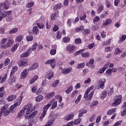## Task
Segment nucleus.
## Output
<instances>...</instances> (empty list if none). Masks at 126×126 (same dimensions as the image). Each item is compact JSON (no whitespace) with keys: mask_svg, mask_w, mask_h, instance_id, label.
I'll return each mask as SVG.
<instances>
[{"mask_svg":"<svg viewBox=\"0 0 126 126\" xmlns=\"http://www.w3.org/2000/svg\"><path fill=\"white\" fill-rule=\"evenodd\" d=\"M61 8H62V4L61 3L56 4L53 7L54 10H58V9H61Z\"/></svg>","mask_w":126,"mask_h":126,"instance_id":"nucleus-30","label":"nucleus"},{"mask_svg":"<svg viewBox=\"0 0 126 126\" xmlns=\"http://www.w3.org/2000/svg\"><path fill=\"white\" fill-rule=\"evenodd\" d=\"M123 53V50L120 49L119 48H117L114 52V54L119 55V54H122Z\"/></svg>","mask_w":126,"mask_h":126,"instance_id":"nucleus-40","label":"nucleus"},{"mask_svg":"<svg viewBox=\"0 0 126 126\" xmlns=\"http://www.w3.org/2000/svg\"><path fill=\"white\" fill-rule=\"evenodd\" d=\"M36 25L39 29H44V27L45 26L44 24L41 23H36Z\"/></svg>","mask_w":126,"mask_h":126,"instance_id":"nucleus-46","label":"nucleus"},{"mask_svg":"<svg viewBox=\"0 0 126 126\" xmlns=\"http://www.w3.org/2000/svg\"><path fill=\"white\" fill-rule=\"evenodd\" d=\"M32 32H33L34 35H38L39 34V29L37 26H35L32 29Z\"/></svg>","mask_w":126,"mask_h":126,"instance_id":"nucleus-27","label":"nucleus"},{"mask_svg":"<svg viewBox=\"0 0 126 126\" xmlns=\"http://www.w3.org/2000/svg\"><path fill=\"white\" fill-rule=\"evenodd\" d=\"M1 111L4 116H8L10 111L9 110H7L5 107L2 106L1 108Z\"/></svg>","mask_w":126,"mask_h":126,"instance_id":"nucleus-15","label":"nucleus"},{"mask_svg":"<svg viewBox=\"0 0 126 126\" xmlns=\"http://www.w3.org/2000/svg\"><path fill=\"white\" fill-rule=\"evenodd\" d=\"M21 59H23V58H27V57H29V54H28L27 52L22 54L20 56Z\"/></svg>","mask_w":126,"mask_h":126,"instance_id":"nucleus-49","label":"nucleus"},{"mask_svg":"<svg viewBox=\"0 0 126 126\" xmlns=\"http://www.w3.org/2000/svg\"><path fill=\"white\" fill-rule=\"evenodd\" d=\"M99 102L97 100H94L92 103V107H94V106H97Z\"/></svg>","mask_w":126,"mask_h":126,"instance_id":"nucleus-61","label":"nucleus"},{"mask_svg":"<svg viewBox=\"0 0 126 126\" xmlns=\"http://www.w3.org/2000/svg\"><path fill=\"white\" fill-rule=\"evenodd\" d=\"M101 38H106L107 34H106V32H105L104 31H103L101 32Z\"/></svg>","mask_w":126,"mask_h":126,"instance_id":"nucleus-62","label":"nucleus"},{"mask_svg":"<svg viewBox=\"0 0 126 126\" xmlns=\"http://www.w3.org/2000/svg\"><path fill=\"white\" fill-rule=\"evenodd\" d=\"M13 44V41L11 39H9L7 41V42L5 44V46H2V50H5V49H7L8 47H10Z\"/></svg>","mask_w":126,"mask_h":126,"instance_id":"nucleus-14","label":"nucleus"},{"mask_svg":"<svg viewBox=\"0 0 126 126\" xmlns=\"http://www.w3.org/2000/svg\"><path fill=\"white\" fill-rule=\"evenodd\" d=\"M94 59H91L90 60L89 63H86L87 66H89L90 64H94Z\"/></svg>","mask_w":126,"mask_h":126,"instance_id":"nucleus-50","label":"nucleus"},{"mask_svg":"<svg viewBox=\"0 0 126 126\" xmlns=\"http://www.w3.org/2000/svg\"><path fill=\"white\" fill-rule=\"evenodd\" d=\"M57 106H58V101L56 100L52 104L51 109H52V110H54V109H56V108H57Z\"/></svg>","mask_w":126,"mask_h":126,"instance_id":"nucleus-53","label":"nucleus"},{"mask_svg":"<svg viewBox=\"0 0 126 126\" xmlns=\"http://www.w3.org/2000/svg\"><path fill=\"white\" fill-rule=\"evenodd\" d=\"M6 21L11 22V21L13 20V18H12V16H9L6 18Z\"/></svg>","mask_w":126,"mask_h":126,"instance_id":"nucleus-60","label":"nucleus"},{"mask_svg":"<svg viewBox=\"0 0 126 126\" xmlns=\"http://www.w3.org/2000/svg\"><path fill=\"white\" fill-rule=\"evenodd\" d=\"M39 78V77H38V75H34L31 80L30 81V84H33V83H34L35 82V81L36 80H37V79H38V78Z\"/></svg>","mask_w":126,"mask_h":126,"instance_id":"nucleus-28","label":"nucleus"},{"mask_svg":"<svg viewBox=\"0 0 126 126\" xmlns=\"http://www.w3.org/2000/svg\"><path fill=\"white\" fill-rule=\"evenodd\" d=\"M56 38L57 39H61L62 38V32L58 31L57 32Z\"/></svg>","mask_w":126,"mask_h":126,"instance_id":"nucleus-56","label":"nucleus"},{"mask_svg":"<svg viewBox=\"0 0 126 126\" xmlns=\"http://www.w3.org/2000/svg\"><path fill=\"white\" fill-rule=\"evenodd\" d=\"M7 41V38H3L0 40V45L1 49H2V46L3 47L5 46V44L4 43H6Z\"/></svg>","mask_w":126,"mask_h":126,"instance_id":"nucleus-21","label":"nucleus"},{"mask_svg":"<svg viewBox=\"0 0 126 126\" xmlns=\"http://www.w3.org/2000/svg\"><path fill=\"white\" fill-rule=\"evenodd\" d=\"M85 66V63H78L77 65V68L78 69H80L81 68H83Z\"/></svg>","mask_w":126,"mask_h":126,"instance_id":"nucleus-34","label":"nucleus"},{"mask_svg":"<svg viewBox=\"0 0 126 126\" xmlns=\"http://www.w3.org/2000/svg\"><path fill=\"white\" fill-rule=\"evenodd\" d=\"M43 99L44 97L42 95H39L35 98V101L37 103H39V102H41Z\"/></svg>","mask_w":126,"mask_h":126,"instance_id":"nucleus-31","label":"nucleus"},{"mask_svg":"<svg viewBox=\"0 0 126 126\" xmlns=\"http://www.w3.org/2000/svg\"><path fill=\"white\" fill-rule=\"evenodd\" d=\"M112 23V19H107L105 22L103 23V25L104 26H108V25H110Z\"/></svg>","mask_w":126,"mask_h":126,"instance_id":"nucleus-24","label":"nucleus"},{"mask_svg":"<svg viewBox=\"0 0 126 126\" xmlns=\"http://www.w3.org/2000/svg\"><path fill=\"white\" fill-rule=\"evenodd\" d=\"M46 73V78L47 79H49V80H51V79L54 77V73L51 70H48Z\"/></svg>","mask_w":126,"mask_h":126,"instance_id":"nucleus-16","label":"nucleus"},{"mask_svg":"<svg viewBox=\"0 0 126 126\" xmlns=\"http://www.w3.org/2000/svg\"><path fill=\"white\" fill-rule=\"evenodd\" d=\"M57 49H58L57 45H52V49L50 51V54L51 56H55L57 54Z\"/></svg>","mask_w":126,"mask_h":126,"instance_id":"nucleus-13","label":"nucleus"},{"mask_svg":"<svg viewBox=\"0 0 126 126\" xmlns=\"http://www.w3.org/2000/svg\"><path fill=\"white\" fill-rule=\"evenodd\" d=\"M24 109L21 110L18 114V118H21V117H22V116H23L24 115V112H25V111H26V110H25L24 109V107L23 108Z\"/></svg>","mask_w":126,"mask_h":126,"instance_id":"nucleus-32","label":"nucleus"},{"mask_svg":"<svg viewBox=\"0 0 126 126\" xmlns=\"http://www.w3.org/2000/svg\"><path fill=\"white\" fill-rule=\"evenodd\" d=\"M72 90H73V87L70 86L68 87L65 91V93H66V94H69L71 93V91H72Z\"/></svg>","mask_w":126,"mask_h":126,"instance_id":"nucleus-39","label":"nucleus"},{"mask_svg":"<svg viewBox=\"0 0 126 126\" xmlns=\"http://www.w3.org/2000/svg\"><path fill=\"white\" fill-rule=\"evenodd\" d=\"M109 64H110L109 62H107V63H106V64L104 65L102 68H100L99 69V70H98V73H100V74H102V73H104V72H105V70H106V69L108 68Z\"/></svg>","mask_w":126,"mask_h":126,"instance_id":"nucleus-11","label":"nucleus"},{"mask_svg":"<svg viewBox=\"0 0 126 126\" xmlns=\"http://www.w3.org/2000/svg\"><path fill=\"white\" fill-rule=\"evenodd\" d=\"M18 31V28H15L11 30L9 32V33L10 34H15V33H17V32Z\"/></svg>","mask_w":126,"mask_h":126,"instance_id":"nucleus-37","label":"nucleus"},{"mask_svg":"<svg viewBox=\"0 0 126 126\" xmlns=\"http://www.w3.org/2000/svg\"><path fill=\"white\" fill-rule=\"evenodd\" d=\"M21 102H22V96H20L16 100L15 103L10 107V111H12L13 109H15L17 106H20V104H21Z\"/></svg>","mask_w":126,"mask_h":126,"instance_id":"nucleus-7","label":"nucleus"},{"mask_svg":"<svg viewBox=\"0 0 126 126\" xmlns=\"http://www.w3.org/2000/svg\"><path fill=\"white\" fill-rule=\"evenodd\" d=\"M6 78H7V74H5L3 76V77L1 79V83H3L5 80H6Z\"/></svg>","mask_w":126,"mask_h":126,"instance_id":"nucleus-59","label":"nucleus"},{"mask_svg":"<svg viewBox=\"0 0 126 126\" xmlns=\"http://www.w3.org/2000/svg\"><path fill=\"white\" fill-rule=\"evenodd\" d=\"M122 95H116L114 97L115 100L112 104V106L113 107H116V106H118V105H120L122 103Z\"/></svg>","mask_w":126,"mask_h":126,"instance_id":"nucleus-4","label":"nucleus"},{"mask_svg":"<svg viewBox=\"0 0 126 126\" xmlns=\"http://www.w3.org/2000/svg\"><path fill=\"white\" fill-rule=\"evenodd\" d=\"M38 47V43L37 42H34L32 46V51H36L37 50V47Z\"/></svg>","mask_w":126,"mask_h":126,"instance_id":"nucleus-45","label":"nucleus"},{"mask_svg":"<svg viewBox=\"0 0 126 126\" xmlns=\"http://www.w3.org/2000/svg\"><path fill=\"white\" fill-rule=\"evenodd\" d=\"M37 123V121L35 119H31L29 120V124H31L32 125H35Z\"/></svg>","mask_w":126,"mask_h":126,"instance_id":"nucleus-54","label":"nucleus"},{"mask_svg":"<svg viewBox=\"0 0 126 126\" xmlns=\"http://www.w3.org/2000/svg\"><path fill=\"white\" fill-rule=\"evenodd\" d=\"M84 34L85 35H87L88 34H90L91 33V32L90 31V30L88 29H86L83 30Z\"/></svg>","mask_w":126,"mask_h":126,"instance_id":"nucleus-52","label":"nucleus"},{"mask_svg":"<svg viewBox=\"0 0 126 126\" xmlns=\"http://www.w3.org/2000/svg\"><path fill=\"white\" fill-rule=\"evenodd\" d=\"M100 83V88L101 89H103L105 87V83H106V79H102V80H101Z\"/></svg>","mask_w":126,"mask_h":126,"instance_id":"nucleus-22","label":"nucleus"},{"mask_svg":"<svg viewBox=\"0 0 126 126\" xmlns=\"http://www.w3.org/2000/svg\"><path fill=\"white\" fill-rule=\"evenodd\" d=\"M62 41L63 43H68V42L70 41V38L69 37L65 36L63 38Z\"/></svg>","mask_w":126,"mask_h":126,"instance_id":"nucleus-42","label":"nucleus"},{"mask_svg":"<svg viewBox=\"0 0 126 126\" xmlns=\"http://www.w3.org/2000/svg\"><path fill=\"white\" fill-rule=\"evenodd\" d=\"M27 40L31 42V41H33V36L29 35L27 37Z\"/></svg>","mask_w":126,"mask_h":126,"instance_id":"nucleus-63","label":"nucleus"},{"mask_svg":"<svg viewBox=\"0 0 126 126\" xmlns=\"http://www.w3.org/2000/svg\"><path fill=\"white\" fill-rule=\"evenodd\" d=\"M24 109L26 110V113L25 115V118L26 120H29V119H33L37 114H38V111L35 110L33 112V111L36 109L35 106L32 105V103L29 102L27 105L24 107ZM31 113H32L31 114Z\"/></svg>","mask_w":126,"mask_h":126,"instance_id":"nucleus-1","label":"nucleus"},{"mask_svg":"<svg viewBox=\"0 0 126 126\" xmlns=\"http://www.w3.org/2000/svg\"><path fill=\"white\" fill-rule=\"evenodd\" d=\"M62 70V73L63 74H68V73H70V72H71V68H61Z\"/></svg>","mask_w":126,"mask_h":126,"instance_id":"nucleus-17","label":"nucleus"},{"mask_svg":"<svg viewBox=\"0 0 126 126\" xmlns=\"http://www.w3.org/2000/svg\"><path fill=\"white\" fill-rule=\"evenodd\" d=\"M9 63H10V60H9V59L7 58L4 61V65H5V66H7V65H8Z\"/></svg>","mask_w":126,"mask_h":126,"instance_id":"nucleus-55","label":"nucleus"},{"mask_svg":"<svg viewBox=\"0 0 126 126\" xmlns=\"http://www.w3.org/2000/svg\"><path fill=\"white\" fill-rule=\"evenodd\" d=\"M0 15H1V17H2V18H5V17H7V15H6V11H4L3 12H1L0 13Z\"/></svg>","mask_w":126,"mask_h":126,"instance_id":"nucleus-47","label":"nucleus"},{"mask_svg":"<svg viewBox=\"0 0 126 126\" xmlns=\"http://www.w3.org/2000/svg\"><path fill=\"white\" fill-rule=\"evenodd\" d=\"M115 112H116V108H113L107 111V115H108V116H111V115L114 114V113Z\"/></svg>","mask_w":126,"mask_h":126,"instance_id":"nucleus-29","label":"nucleus"},{"mask_svg":"<svg viewBox=\"0 0 126 126\" xmlns=\"http://www.w3.org/2000/svg\"><path fill=\"white\" fill-rule=\"evenodd\" d=\"M103 10H104V6L103 5H99L97 9V11L101 12L103 11Z\"/></svg>","mask_w":126,"mask_h":126,"instance_id":"nucleus-58","label":"nucleus"},{"mask_svg":"<svg viewBox=\"0 0 126 126\" xmlns=\"http://www.w3.org/2000/svg\"><path fill=\"white\" fill-rule=\"evenodd\" d=\"M15 99H16V95L15 94H11L7 97V100L9 102H12Z\"/></svg>","mask_w":126,"mask_h":126,"instance_id":"nucleus-20","label":"nucleus"},{"mask_svg":"<svg viewBox=\"0 0 126 126\" xmlns=\"http://www.w3.org/2000/svg\"><path fill=\"white\" fill-rule=\"evenodd\" d=\"M18 69V67L17 66H14L12 68V69L11 70V73L10 74V76H13V74L15 72H16L17 71V70Z\"/></svg>","mask_w":126,"mask_h":126,"instance_id":"nucleus-19","label":"nucleus"},{"mask_svg":"<svg viewBox=\"0 0 126 126\" xmlns=\"http://www.w3.org/2000/svg\"><path fill=\"white\" fill-rule=\"evenodd\" d=\"M75 49V46L72 44H69L66 46V51L67 52H73Z\"/></svg>","mask_w":126,"mask_h":126,"instance_id":"nucleus-18","label":"nucleus"},{"mask_svg":"<svg viewBox=\"0 0 126 126\" xmlns=\"http://www.w3.org/2000/svg\"><path fill=\"white\" fill-rule=\"evenodd\" d=\"M0 8L1 10H7L9 8V2L7 0L0 3Z\"/></svg>","mask_w":126,"mask_h":126,"instance_id":"nucleus-6","label":"nucleus"},{"mask_svg":"<svg viewBox=\"0 0 126 126\" xmlns=\"http://www.w3.org/2000/svg\"><path fill=\"white\" fill-rule=\"evenodd\" d=\"M54 96H55V92H51L47 94V98H52V97H54Z\"/></svg>","mask_w":126,"mask_h":126,"instance_id":"nucleus-57","label":"nucleus"},{"mask_svg":"<svg viewBox=\"0 0 126 126\" xmlns=\"http://www.w3.org/2000/svg\"><path fill=\"white\" fill-rule=\"evenodd\" d=\"M84 51H85V49L80 50L75 52L74 54V55L75 56H78V55H80V54H81V53H83V52H84Z\"/></svg>","mask_w":126,"mask_h":126,"instance_id":"nucleus-44","label":"nucleus"},{"mask_svg":"<svg viewBox=\"0 0 126 126\" xmlns=\"http://www.w3.org/2000/svg\"><path fill=\"white\" fill-rule=\"evenodd\" d=\"M45 64H50L52 68L56 67V60L55 59L49 60L45 62Z\"/></svg>","mask_w":126,"mask_h":126,"instance_id":"nucleus-9","label":"nucleus"},{"mask_svg":"<svg viewBox=\"0 0 126 126\" xmlns=\"http://www.w3.org/2000/svg\"><path fill=\"white\" fill-rule=\"evenodd\" d=\"M38 66H39L38 63H34L32 65L31 67L29 68V70H30V71H31V70H34V69H36Z\"/></svg>","mask_w":126,"mask_h":126,"instance_id":"nucleus-23","label":"nucleus"},{"mask_svg":"<svg viewBox=\"0 0 126 126\" xmlns=\"http://www.w3.org/2000/svg\"><path fill=\"white\" fill-rule=\"evenodd\" d=\"M78 93V91L77 90H75L74 91H73L71 94V98H74L76 94H77Z\"/></svg>","mask_w":126,"mask_h":126,"instance_id":"nucleus-43","label":"nucleus"},{"mask_svg":"<svg viewBox=\"0 0 126 126\" xmlns=\"http://www.w3.org/2000/svg\"><path fill=\"white\" fill-rule=\"evenodd\" d=\"M21 102H22V96H20L16 100L15 103L10 107V111H12L13 109H15L17 106H20V104H21Z\"/></svg>","mask_w":126,"mask_h":126,"instance_id":"nucleus-8","label":"nucleus"},{"mask_svg":"<svg viewBox=\"0 0 126 126\" xmlns=\"http://www.w3.org/2000/svg\"><path fill=\"white\" fill-rule=\"evenodd\" d=\"M106 96H107V92L104 91L100 95V99L103 100V99H105V98H106Z\"/></svg>","mask_w":126,"mask_h":126,"instance_id":"nucleus-36","label":"nucleus"},{"mask_svg":"<svg viewBox=\"0 0 126 126\" xmlns=\"http://www.w3.org/2000/svg\"><path fill=\"white\" fill-rule=\"evenodd\" d=\"M122 123H123L122 120L119 121L117 122L113 126H121V125H122Z\"/></svg>","mask_w":126,"mask_h":126,"instance_id":"nucleus-64","label":"nucleus"},{"mask_svg":"<svg viewBox=\"0 0 126 126\" xmlns=\"http://www.w3.org/2000/svg\"><path fill=\"white\" fill-rule=\"evenodd\" d=\"M19 46V43L15 44L14 45L13 47H12V48H11V51L12 53H14V52H15V51L17 50V48H18Z\"/></svg>","mask_w":126,"mask_h":126,"instance_id":"nucleus-25","label":"nucleus"},{"mask_svg":"<svg viewBox=\"0 0 126 126\" xmlns=\"http://www.w3.org/2000/svg\"><path fill=\"white\" fill-rule=\"evenodd\" d=\"M90 93V94H89ZM88 94H89L88 95ZM94 94V91L91 92L90 93V90H87L85 92L84 98L87 99L88 101H90L91 99H92V97H93V95Z\"/></svg>","mask_w":126,"mask_h":126,"instance_id":"nucleus-5","label":"nucleus"},{"mask_svg":"<svg viewBox=\"0 0 126 126\" xmlns=\"http://www.w3.org/2000/svg\"><path fill=\"white\" fill-rule=\"evenodd\" d=\"M73 117H74V115L73 114L69 115L65 118V121H70L71 120H72L73 119Z\"/></svg>","mask_w":126,"mask_h":126,"instance_id":"nucleus-38","label":"nucleus"},{"mask_svg":"<svg viewBox=\"0 0 126 126\" xmlns=\"http://www.w3.org/2000/svg\"><path fill=\"white\" fill-rule=\"evenodd\" d=\"M29 71H30V70H29V69H24L21 73V79H24L28 75Z\"/></svg>","mask_w":126,"mask_h":126,"instance_id":"nucleus-12","label":"nucleus"},{"mask_svg":"<svg viewBox=\"0 0 126 126\" xmlns=\"http://www.w3.org/2000/svg\"><path fill=\"white\" fill-rule=\"evenodd\" d=\"M15 80H16L15 77H13L8 80V83L9 84V85H12V84L14 83Z\"/></svg>","mask_w":126,"mask_h":126,"instance_id":"nucleus-26","label":"nucleus"},{"mask_svg":"<svg viewBox=\"0 0 126 126\" xmlns=\"http://www.w3.org/2000/svg\"><path fill=\"white\" fill-rule=\"evenodd\" d=\"M34 5V2H29L26 5V7L27 8H31V7H33Z\"/></svg>","mask_w":126,"mask_h":126,"instance_id":"nucleus-41","label":"nucleus"},{"mask_svg":"<svg viewBox=\"0 0 126 126\" xmlns=\"http://www.w3.org/2000/svg\"><path fill=\"white\" fill-rule=\"evenodd\" d=\"M81 56L82 58H89L90 53L89 52L82 53Z\"/></svg>","mask_w":126,"mask_h":126,"instance_id":"nucleus-35","label":"nucleus"},{"mask_svg":"<svg viewBox=\"0 0 126 126\" xmlns=\"http://www.w3.org/2000/svg\"><path fill=\"white\" fill-rule=\"evenodd\" d=\"M87 113V110L85 109H82L79 111L78 118L76 120H75L73 122L74 125H79L80 123L82 121V119L80 118H82L83 117L84 114H86Z\"/></svg>","mask_w":126,"mask_h":126,"instance_id":"nucleus-2","label":"nucleus"},{"mask_svg":"<svg viewBox=\"0 0 126 126\" xmlns=\"http://www.w3.org/2000/svg\"><path fill=\"white\" fill-rule=\"evenodd\" d=\"M23 39V35H20L18 36H17L16 40L17 42H18L19 43H20L21 41Z\"/></svg>","mask_w":126,"mask_h":126,"instance_id":"nucleus-48","label":"nucleus"},{"mask_svg":"<svg viewBox=\"0 0 126 126\" xmlns=\"http://www.w3.org/2000/svg\"><path fill=\"white\" fill-rule=\"evenodd\" d=\"M126 39V35L125 34H123L121 38H120V40L118 41V43L119 44H122V43H123V42H125V40Z\"/></svg>","mask_w":126,"mask_h":126,"instance_id":"nucleus-33","label":"nucleus"},{"mask_svg":"<svg viewBox=\"0 0 126 126\" xmlns=\"http://www.w3.org/2000/svg\"><path fill=\"white\" fill-rule=\"evenodd\" d=\"M27 62H28V59L21 60L18 62V64L19 66H26V65H28Z\"/></svg>","mask_w":126,"mask_h":126,"instance_id":"nucleus-10","label":"nucleus"},{"mask_svg":"<svg viewBox=\"0 0 126 126\" xmlns=\"http://www.w3.org/2000/svg\"><path fill=\"white\" fill-rule=\"evenodd\" d=\"M59 83H60V80H56L52 84V87H56L57 85H58Z\"/></svg>","mask_w":126,"mask_h":126,"instance_id":"nucleus-51","label":"nucleus"},{"mask_svg":"<svg viewBox=\"0 0 126 126\" xmlns=\"http://www.w3.org/2000/svg\"><path fill=\"white\" fill-rule=\"evenodd\" d=\"M52 104L51 103H48V104L45 105L42 109V113L41 115V116L39 118V120L40 122H42V120L45 118V116L47 115V112H48V109L49 107H51Z\"/></svg>","mask_w":126,"mask_h":126,"instance_id":"nucleus-3","label":"nucleus"}]
</instances>
